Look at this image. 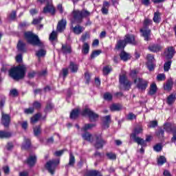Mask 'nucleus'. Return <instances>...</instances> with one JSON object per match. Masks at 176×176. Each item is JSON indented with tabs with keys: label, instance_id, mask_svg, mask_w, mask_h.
Returning a JSON list of instances; mask_svg holds the SVG:
<instances>
[{
	"label": "nucleus",
	"instance_id": "f257e3e1",
	"mask_svg": "<svg viewBox=\"0 0 176 176\" xmlns=\"http://www.w3.org/2000/svg\"><path fill=\"white\" fill-rule=\"evenodd\" d=\"M25 72H27V67L24 65H19L12 68L9 71V75L14 80H20L23 79L25 76Z\"/></svg>",
	"mask_w": 176,
	"mask_h": 176
},
{
	"label": "nucleus",
	"instance_id": "f03ea898",
	"mask_svg": "<svg viewBox=\"0 0 176 176\" xmlns=\"http://www.w3.org/2000/svg\"><path fill=\"white\" fill-rule=\"evenodd\" d=\"M142 131L144 129H142V126H137L134 128L132 133L131 134V138L133 140L134 142H136L138 145H141V146H146V143L144 139L138 137L139 134H142Z\"/></svg>",
	"mask_w": 176,
	"mask_h": 176
},
{
	"label": "nucleus",
	"instance_id": "7ed1b4c3",
	"mask_svg": "<svg viewBox=\"0 0 176 176\" xmlns=\"http://www.w3.org/2000/svg\"><path fill=\"white\" fill-rule=\"evenodd\" d=\"M73 19L76 23L80 24L83 21V19H87L89 17L91 13L87 10L83 9L82 10H76L72 12Z\"/></svg>",
	"mask_w": 176,
	"mask_h": 176
},
{
	"label": "nucleus",
	"instance_id": "20e7f679",
	"mask_svg": "<svg viewBox=\"0 0 176 176\" xmlns=\"http://www.w3.org/2000/svg\"><path fill=\"white\" fill-rule=\"evenodd\" d=\"M25 38H26L28 43L33 45V46L43 47V43L41 42L39 37H38L37 35L34 34L32 32H25Z\"/></svg>",
	"mask_w": 176,
	"mask_h": 176
},
{
	"label": "nucleus",
	"instance_id": "39448f33",
	"mask_svg": "<svg viewBox=\"0 0 176 176\" xmlns=\"http://www.w3.org/2000/svg\"><path fill=\"white\" fill-rule=\"evenodd\" d=\"M81 114L82 116H89L90 122H97V120L99 118L98 114L91 111L89 108H85L82 110Z\"/></svg>",
	"mask_w": 176,
	"mask_h": 176
},
{
	"label": "nucleus",
	"instance_id": "423d86ee",
	"mask_svg": "<svg viewBox=\"0 0 176 176\" xmlns=\"http://www.w3.org/2000/svg\"><path fill=\"white\" fill-rule=\"evenodd\" d=\"M60 164V160H52L48 161L45 164V168L48 170L52 175L54 174V170L57 165Z\"/></svg>",
	"mask_w": 176,
	"mask_h": 176
},
{
	"label": "nucleus",
	"instance_id": "0eeeda50",
	"mask_svg": "<svg viewBox=\"0 0 176 176\" xmlns=\"http://www.w3.org/2000/svg\"><path fill=\"white\" fill-rule=\"evenodd\" d=\"M134 83L136 85V87L138 88L139 90H146V88L148 87V81L144 80V78H135Z\"/></svg>",
	"mask_w": 176,
	"mask_h": 176
},
{
	"label": "nucleus",
	"instance_id": "6e6552de",
	"mask_svg": "<svg viewBox=\"0 0 176 176\" xmlns=\"http://www.w3.org/2000/svg\"><path fill=\"white\" fill-rule=\"evenodd\" d=\"M1 124H3L4 127H9L10 124V115L3 112L1 113Z\"/></svg>",
	"mask_w": 176,
	"mask_h": 176
},
{
	"label": "nucleus",
	"instance_id": "1a4fd4ad",
	"mask_svg": "<svg viewBox=\"0 0 176 176\" xmlns=\"http://www.w3.org/2000/svg\"><path fill=\"white\" fill-rule=\"evenodd\" d=\"M120 83L123 85L125 90H129L131 87V82L127 80V77L124 75L120 76Z\"/></svg>",
	"mask_w": 176,
	"mask_h": 176
},
{
	"label": "nucleus",
	"instance_id": "9d476101",
	"mask_svg": "<svg viewBox=\"0 0 176 176\" xmlns=\"http://www.w3.org/2000/svg\"><path fill=\"white\" fill-rule=\"evenodd\" d=\"M96 142L94 145L96 149H101L105 144H107V141H105L101 136L96 135Z\"/></svg>",
	"mask_w": 176,
	"mask_h": 176
},
{
	"label": "nucleus",
	"instance_id": "9b49d317",
	"mask_svg": "<svg viewBox=\"0 0 176 176\" xmlns=\"http://www.w3.org/2000/svg\"><path fill=\"white\" fill-rule=\"evenodd\" d=\"M66 25H67V20L62 19V20L58 21V25L56 27L57 32H63V31L65 30Z\"/></svg>",
	"mask_w": 176,
	"mask_h": 176
},
{
	"label": "nucleus",
	"instance_id": "f8f14e48",
	"mask_svg": "<svg viewBox=\"0 0 176 176\" xmlns=\"http://www.w3.org/2000/svg\"><path fill=\"white\" fill-rule=\"evenodd\" d=\"M72 32L76 35H80L85 31V27L80 25H76L75 27L72 25Z\"/></svg>",
	"mask_w": 176,
	"mask_h": 176
},
{
	"label": "nucleus",
	"instance_id": "ddd939ff",
	"mask_svg": "<svg viewBox=\"0 0 176 176\" xmlns=\"http://www.w3.org/2000/svg\"><path fill=\"white\" fill-rule=\"evenodd\" d=\"M127 43L130 45H136L137 43L135 42V37L134 35L132 34H126L125 35V38H124Z\"/></svg>",
	"mask_w": 176,
	"mask_h": 176
},
{
	"label": "nucleus",
	"instance_id": "4468645a",
	"mask_svg": "<svg viewBox=\"0 0 176 176\" xmlns=\"http://www.w3.org/2000/svg\"><path fill=\"white\" fill-rule=\"evenodd\" d=\"M140 32L142 34V36L144 38V41L151 40V30L150 29H141Z\"/></svg>",
	"mask_w": 176,
	"mask_h": 176
},
{
	"label": "nucleus",
	"instance_id": "2eb2a0df",
	"mask_svg": "<svg viewBox=\"0 0 176 176\" xmlns=\"http://www.w3.org/2000/svg\"><path fill=\"white\" fill-rule=\"evenodd\" d=\"M56 12V10H54V7L53 6L47 3L45 7H44L43 10V13L46 14V13H52V14H54Z\"/></svg>",
	"mask_w": 176,
	"mask_h": 176
},
{
	"label": "nucleus",
	"instance_id": "dca6fc26",
	"mask_svg": "<svg viewBox=\"0 0 176 176\" xmlns=\"http://www.w3.org/2000/svg\"><path fill=\"white\" fill-rule=\"evenodd\" d=\"M174 47H170L168 48V51L165 52V58L166 60H171L174 57Z\"/></svg>",
	"mask_w": 176,
	"mask_h": 176
},
{
	"label": "nucleus",
	"instance_id": "f3484780",
	"mask_svg": "<svg viewBox=\"0 0 176 176\" xmlns=\"http://www.w3.org/2000/svg\"><path fill=\"white\" fill-rule=\"evenodd\" d=\"M123 109V105L120 104H113L110 106V111L111 112H119Z\"/></svg>",
	"mask_w": 176,
	"mask_h": 176
},
{
	"label": "nucleus",
	"instance_id": "a211bd4d",
	"mask_svg": "<svg viewBox=\"0 0 176 176\" xmlns=\"http://www.w3.org/2000/svg\"><path fill=\"white\" fill-rule=\"evenodd\" d=\"M35 163H36V155H30L27 160V164L30 167H32L35 166Z\"/></svg>",
	"mask_w": 176,
	"mask_h": 176
},
{
	"label": "nucleus",
	"instance_id": "6ab92c4d",
	"mask_svg": "<svg viewBox=\"0 0 176 176\" xmlns=\"http://www.w3.org/2000/svg\"><path fill=\"white\" fill-rule=\"evenodd\" d=\"M162 49V46L157 44H153L148 46V50H150V52H152L153 53H157V52H160Z\"/></svg>",
	"mask_w": 176,
	"mask_h": 176
},
{
	"label": "nucleus",
	"instance_id": "aec40b11",
	"mask_svg": "<svg viewBox=\"0 0 176 176\" xmlns=\"http://www.w3.org/2000/svg\"><path fill=\"white\" fill-rule=\"evenodd\" d=\"M126 45H127L126 40H119L116 45V49H118V50H123L124 47H126Z\"/></svg>",
	"mask_w": 176,
	"mask_h": 176
},
{
	"label": "nucleus",
	"instance_id": "412c9836",
	"mask_svg": "<svg viewBox=\"0 0 176 176\" xmlns=\"http://www.w3.org/2000/svg\"><path fill=\"white\" fill-rule=\"evenodd\" d=\"M75 156H74V154L72 153H69V163L65 165V168H68V167H74L75 166Z\"/></svg>",
	"mask_w": 176,
	"mask_h": 176
},
{
	"label": "nucleus",
	"instance_id": "4be33fe9",
	"mask_svg": "<svg viewBox=\"0 0 176 176\" xmlns=\"http://www.w3.org/2000/svg\"><path fill=\"white\" fill-rule=\"evenodd\" d=\"M17 49L21 53H25L27 50L25 49V43L21 40H19L17 44Z\"/></svg>",
	"mask_w": 176,
	"mask_h": 176
},
{
	"label": "nucleus",
	"instance_id": "5701e85b",
	"mask_svg": "<svg viewBox=\"0 0 176 176\" xmlns=\"http://www.w3.org/2000/svg\"><path fill=\"white\" fill-rule=\"evenodd\" d=\"M61 52L63 54H69L72 52V49L68 45H62Z\"/></svg>",
	"mask_w": 176,
	"mask_h": 176
},
{
	"label": "nucleus",
	"instance_id": "b1692460",
	"mask_svg": "<svg viewBox=\"0 0 176 176\" xmlns=\"http://www.w3.org/2000/svg\"><path fill=\"white\" fill-rule=\"evenodd\" d=\"M69 69H70L72 74H76V72H78V69H79V66L74 62H70Z\"/></svg>",
	"mask_w": 176,
	"mask_h": 176
},
{
	"label": "nucleus",
	"instance_id": "393cba45",
	"mask_svg": "<svg viewBox=\"0 0 176 176\" xmlns=\"http://www.w3.org/2000/svg\"><path fill=\"white\" fill-rule=\"evenodd\" d=\"M111 124V116H107L103 118V126L104 129H108Z\"/></svg>",
	"mask_w": 176,
	"mask_h": 176
},
{
	"label": "nucleus",
	"instance_id": "a878e982",
	"mask_svg": "<svg viewBox=\"0 0 176 176\" xmlns=\"http://www.w3.org/2000/svg\"><path fill=\"white\" fill-rule=\"evenodd\" d=\"M83 140L88 141L89 142H93V135L89 132H85L82 135Z\"/></svg>",
	"mask_w": 176,
	"mask_h": 176
},
{
	"label": "nucleus",
	"instance_id": "bb28decb",
	"mask_svg": "<svg viewBox=\"0 0 176 176\" xmlns=\"http://www.w3.org/2000/svg\"><path fill=\"white\" fill-rule=\"evenodd\" d=\"M120 59L122 60V61H127V60H130V58H131V56L124 51H122L120 54Z\"/></svg>",
	"mask_w": 176,
	"mask_h": 176
},
{
	"label": "nucleus",
	"instance_id": "cd10ccee",
	"mask_svg": "<svg viewBox=\"0 0 176 176\" xmlns=\"http://www.w3.org/2000/svg\"><path fill=\"white\" fill-rule=\"evenodd\" d=\"M79 109H75L74 110L72 111V112L70 113V119H78V116H79Z\"/></svg>",
	"mask_w": 176,
	"mask_h": 176
},
{
	"label": "nucleus",
	"instance_id": "c85d7f7f",
	"mask_svg": "<svg viewBox=\"0 0 176 176\" xmlns=\"http://www.w3.org/2000/svg\"><path fill=\"white\" fill-rule=\"evenodd\" d=\"M173 80L169 79L167 80L166 84L164 85V90H166L167 91H170L173 89Z\"/></svg>",
	"mask_w": 176,
	"mask_h": 176
},
{
	"label": "nucleus",
	"instance_id": "c756f323",
	"mask_svg": "<svg viewBox=\"0 0 176 176\" xmlns=\"http://www.w3.org/2000/svg\"><path fill=\"white\" fill-rule=\"evenodd\" d=\"M41 116L42 114H41V113H37L33 117H32L30 119V122L32 123V124H35V123H36V122H38V120L41 119Z\"/></svg>",
	"mask_w": 176,
	"mask_h": 176
},
{
	"label": "nucleus",
	"instance_id": "7c9ffc66",
	"mask_svg": "<svg viewBox=\"0 0 176 176\" xmlns=\"http://www.w3.org/2000/svg\"><path fill=\"white\" fill-rule=\"evenodd\" d=\"M156 91H157V87L156 86V84L155 83L151 84L150 87V90L148 91V94L150 96H153L156 94Z\"/></svg>",
	"mask_w": 176,
	"mask_h": 176
},
{
	"label": "nucleus",
	"instance_id": "2f4dec72",
	"mask_svg": "<svg viewBox=\"0 0 176 176\" xmlns=\"http://www.w3.org/2000/svg\"><path fill=\"white\" fill-rule=\"evenodd\" d=\"M10 137H12V133L5 131H0V138H10Z\"/></svg>",
	"mask_w": 176,
	"mask_h": 176
},
{
	"label": "nucleus",
	"instance_id": "473e14b6",
	"mask_svg": "<svg viewBox=\"0 0 176 176\" xmlns=\"http://www.w3.org/2000/svg\"><path fill=\"white\" fill-rule=\"evenodd\" d=\"M175 100L176 94H170L167 98V104H168V105H171L175 102Z\"/></svg>",
	"mask_w": 176,
	"mask_h": 176
},
{
	"label": "nucleus",
	"instance_id": "72a5a7b5",
	"mask_svg": "<svg viewBox=\"0 0 176 176\" xmlns=\"http://www.w3.org/2000/svg\"><path fill=\"white\" fill-rule=\"evenodd\" d=\"M89 50H90V45H89V43H84L82 45V53L83 54H89Z\"/></svg>",
	"mask_w": 176,
	"mask_h": 176
},
{
	"label": "nucleus",
	"instance_id": "f704fd0d",
	"mask_svg": "<svg viewBox=\"0 0 176 176\" xmlns=\"http://www.w3.org/2000/svg\"><path fill=\"white\" fill-rule=\"evenodd\" d=\"M31 146V140L30 139H27V138H24V143L22 145V149H28Z\"/></svg>",
	"mask_w": 176,
	"mask_h": 176
},
{
	"label": "nucleus",
	"instance_id": "c9c22d12",
	"mask_svg": "<svg viewBox=\"0 0 176 176\" xmlns=\"http://www.w3.org/2000/svg\"><path fill=\"white\" fill-rule=\"evenodd\" d=\"M173 60H168L164 64V72H168L170 71V68H171V64Z\"/></svg>",
	"mask_w": 176,
	"mask_h": 176
},
{
	"label": "nucleus",
	"instance_id": "e433bc0d",
	"mask_svg": "<svg viewBox=\"0 0 176 176\" xmlns=\"http://www.w3.org/2000/svg\"><path fill=\"white\" fill-rule=\"evenodd\" d=\"M36 56L41 58L42 57H45L46 56V51L45 49H41L36 52Z\"/></svg>",
	"mask_w": 176,
	"mask_h": 176
},
{
	"label": "nucleus",
	"instance_id": "4c0bfd02",
	"mask_svg": "<svg viewBox=\"0 0 176 176\" xmlns=\"http://www.w3.org/2000/svg\"><path fill=\"white\" fill-rule=\"evenodd\" d=\"M174 126L171 124V123H165L164 125V129L166 131V133H172L173 129Z\"/></svg>",
	"mask_w": 176,
	"mask_h": 176
},
{
	"label": "nucleus",
	"instance_id": "58836bf2",
	"mask_svg": "<svg viewBox=\"0 0 176 176\" xmlns=\"http://www.w3.org/2000/svg\"><path fill=\"white\" fill-rule=\"evenodd\" d=\"M167 162V160L166 159V157L163 155H160L159 158H157V164L158 166H163L164 163Z\"/></svg>",
	"mask_w": 176,
	"mask_h": 176
},
{
	"label": "nucleus",
	"instance_id": "ea45409f",
	"mask_svg": "<svg viewBox=\"0 0 176 176\" xmlns=\"http://www.w3.org/2000/svg\"><path fill=\"white\" fill-rule=\"evenodd\" d=\"M93 127H96V124H85L81 129L82 131H87V130H91Z\"/></svg>",
	"mask_w": 176,
	"mask_h": 176
},
{
	"label": "nucleus",
	"instance_id": "a19ab883",
	"mask_svg": "<svg viewBox=\"0 0 176 176\" xmlns=\"http://www.w3.org/2000/svg\"><path fill=\"white\" fill-rule=\"evenodd\" d=\"M153 20L154 23H160V20H161L160 12H155Z\"/></svg>",
	"mask_w": 176,
	"mask_h": 176
},
{
	"label": "nucleus",
	"instance_id": "79ce46f5",
	"mask_svg": "<svg viewBox=\"0 0 176 176\" xmlns=\"http://www.w3.org/2000/svg\"><path fill=\"white\" fill-rule=\"evenodd\" d=\"M101 175V173L97 170H90L85 174V176H98Z\"/></svg>",
	"mask_w": 176,
	"mask_h": 176
},
{
	"label": "nucleus",
	"instance_id": "37998d69",
	"mask_svg": "<svg viewBox=\"0 0 176 176\" xmlns=\"http://www.w3.org/2000/svg\"><path fill=\"white\" fill-rule=\"evenodd\" d=\"M103 98L106 101H112L113 96H112V94L111 93L106 92L103 95Z\"/></svg>",
	"mask_w": 176,
	"mask_h": 176
},
{
	"label": "nucleus",
	"instance_id": "c03bdc74",
	"mask_svg": "<svg viewBox=\"0 0 176 176\" xmlns=\"http://www.w3.org/2000/svg\"><path fill=\"white\" fill-rule=\"evenodd\" d=\"M171 133H173V136L170 140V142H173L174 144H175L176 142V126H173Z\"/></svg>",
	"mask_w": 176,
	"mask_h": 176
},
{
	"label": "nucleus",
	"instance_id": "a18cd8bd",
	"mask_svg": "<svg viewBox=\"0 0 176 176\" xmlns=\"http://www.w3.org/2000/svg\"><path fill=\"white\" fill-rule=\"evenodd\" d=\"M50 41L52 42L54 41H57V32L55 31H52V32L50 35Z\"/></svg>",
	"mask_w": 176,
	"mask_h": 176
},
{
	"label": "nucleus",
	"instance_id": "49530a36",
	"mask_svg": "<svg viewBox=\"0 0 176 176\" xmlns=\"http://www.w3.org/2000/svg\"><path fill=\"white\" fill-rule=\"evenodd\" d=\"M112 71V67L109 66H105L103 67V75H108Z\"/></svg>",
	"mask_w": 176,
	"mask_h": 176
},
{
	"label": "nucleus",
	"instance_id": "de8ad7c7",
	"mask_svg": "<svg viewBox=\"0 0 176 176\" xmlns=\"http://www.w3.org/2000/svg\"><path fill=\"white\" fill-rule=\"evenodd\" d=\"M89 38H90V34H89L87 32H85L81 36L80 41L85 43L86 41V39H89Z\"/></svg>",
	"mask_w": 176,
	"mask_h": 176
},
{
	"label": "nucleus",
	"instance_id": "09e8293b",
	"mask_svg": "<svg viewBox=\"0 0 176 176\" xmlns=\"http://www.w3.org/2000/svg\"><path fill=\"white\" fill-rule=\"evenodd\" d=\"M156 135L159 138H163L164 137V130L160 129L157 132H156Z\"/></svg>",
	"mask_w": 176,
	"mask_h": 176
},
{
	"label": "nucleus",
	"instance_id": "8fccbe9b",
	"mask_svg": "<svg viewBox=\"0 0 176 176\" xmlns=\"http://www.w3.org/2000/svg\"><path fill=\"white\" fill-rule=\"evenodd\" d=\"M134 119H137V116L133 113H129L126 116V120H134Z\"/></svg>",
	"mask_w": 176,
	"mask_h": 176
},
{
	"label": "nucleus",
	"instance_id": "3c124183",
	"mask_svg": "<svg viewBox=\"0 0 176 176\" xmlns=\"http://www.w3.org/2000/svg\"><path fill=\"white\" fill-rule=\"evenodd\" d=\"M106 155L107 156L108 159H109L110 160H116V155L113 153H107Z\"/></svg>",
	"mask_w": 176,
	"mask_h": 176
},
{
	"label": "nucleus",
	"instance_id": "603ef678",
	"mask_svg": "<svg viewBox=\"0 0 176 176\" xmlns=\"http://www.w3.org/2000/svg\"><path fill=\"white\" fill-rule=\"evenodd\" d=\"M43 19V18H42L41 16L38 18H36V19H34L33 21L32 22V24H33L34 25L40 24V23L42 21Z\"/></svg>",
	"mask_w": 176,
	"mask_h": 176
},
{
	"label": "nucleus",
	"instance_id": "864d4df0",
	"mask_svg": "<svg viewBox=\"0 0 176 176\" xmlns=\"http://www.w3.org/2000/svg\"><path fill=\"white\" fill-rule=\"evenodd\" d=\"M34 134L35 135V137H38V135H39V134H41V126H36L35 128H34Z\"/></svg>",
	"mask_w": 176,
	"mask_h": 176
},
{
	"label": "nucleus",
	"instance_id": "5fc2aeb1",
	"mask_svg": "<svg viewBox=\"0 0 176 176\" xmlns=\"http://www.w3.org/2000/svg\"><path fill=\"white\" fill-rule=\"evenodd\" d=\"M153 149L155 152H161L162 149H163V146L160 144H157L153 146Z\"/></svg>",
	"mask_w": 176,
	"mask_h": 176
},
{
	"label": "nucleus",
	"instance_id": "6e6d98bb",
	"mask_svg": "<svg viewBox=\"0 0 176 176\" xmlns=\"http://www.w3.org/2000/svg\"><path fill=\"white\" fill-rule=\"evenodd\" d=\"M100 54H101V50H98L94 51L91 54V58H94L97 57V56H100Z\"/></svg>",
	"mask_w": 176,
	"mask_h": 176
},
{
	"label": "nucleus",
	"instance_id": "4d7b16f0",
	"mask_svg": "<svg viewBox=\"0 0 176 176\" xmlns=\"http://www.w3.org/2000/svg\"><path fill=\"white\" fill-rule=\"evenodd\" d=\"M3 171L6 175H9V173H10V168L9 166H3Z\"/></svg>",
	"mask_w": 176,
	"mask_h": 176
},
{
	"label": "nucleus",
	"instance_id": "13d9d810",
	"mask_svg": "<svg viewBox=\"0 0 176 176\" xmlns=\"http://www.w3.org/2000/svg\"><path fill=\"white\" fill-rule=\"evenodd\" d=\"M147 63H153L155 61V56L152 54H147Z\"/></svg>",
	"mask_w": 176,
	"mask_h": 176
},
{
	"label": "nucleus",
	"instance_id": "bf43d9fd",
	"mask_svg": "<svg viewBox=\"0 0 176 176\" xmlns=\"http://www.w3.org/2000/svg\"><path fill=\"white\" fill-rule=\"evenodd\" d=\"M52 109H53V104L52 103H48L46 105L44 111L45 112H50V111H52Z\"/></svg>",
	"mask_w": 176,
	"mask_h": 176
},
{
	"label": "nucleus",
	"instance_id": "052dcab7",
	"mask_svg": "<svg viewBox=\"0 0 176 176\" xmlns=\"http://www.w3.org/2000/svg\"><path fill=\"white\" fill-rule=\"evenodd\" d=\"M10 96H12V97H17V96H19V91H17V89H12L10 91Z\"/></svg>",
	"mask_w": 176,
	"mask_h": 176
},
{
	"label": "nucleus",
	"instance_id": "680f3d73",
	"mask_svg": "<svg viewBox=\"0 0 176 176\" xmlns=\"http://www.w3.org/2000/svg\"><path fill=\"white\" fill-rule=\"evenodd\" d=\"M157 121L153 120L150 122V124H148V127L150 129H154L155 127H157Z\"/></svg>",
	"mask_w": 176,
	"mask_h": 176
},
{
	"label": "nucleus",
	"instance_id": "e2e57ef3",
	"mask_svg": "<svg viewBox=\"0 0 176 176\" xmlns=\"http://www.w3.org/2000/svg\"><path fill=\"white\" fill-rule=\"evenodd\" d=\"M157 80L162 81L166 80V75L164 74H160L157 76Z\"/></svg>",
	"mask_w": 176,
	"mask_h": 176
},
{
	"label": "nucleus",
	"instance_id": "0e129e2a",
	"mask_svg": "<svg viewBox=\"0 0 176 176\" xmlns=\"http://www.w3.org/2000/svg\"><path fill=\"white\" fill-rule=\"evenodd\" d=\"M34 107H30L28 109H24V113H26L27 115H30L31 113H34Z\"/></svg>",
	"mask_w": 176,
	"mask_h": 176
},
{
	"label": "nucleus",
	"instance_id": "69168bd1",
	"mask_svg": "<svg viewBox=\"0 0 176 176\" xmlns=\"http://www.w3.org/2000/svg\"><path fill=\"white\" fill-rule=\"evenodd\" d=\"M41 107H42V104L38 101L33 103V108H35L36 109H41Z\"/></svg>",
	"mask_w": 176,
	"mask_h": 176
},
{
	"label": "nucleus",
	"instance_id": "338daca9",
	"mask_svg": "<svg viewBox=\"0 0 176 176\" xmlns=\"http://www.w3.org/2000/svg\"><path fill=\"white\" fill-rule=\"evenodd\" d=\"M147 67L149 71H153V69H155V64H153V62L147 63Z\"/></svg>",
	"mask_w": 176,
	"mask_h": 176
},
{
	"label": "nucleus",
	"instance_id": "774afa93",
	"mask_svg": "<svg viewBox=\"0 0 176 176\" xmlns=\"http://www.w3.org/2000/svg\"><path fill=\"white\" fill-rule=\"evenodd\" d=\"M145 27H148V25H152V20L149 19H144V23Z\"/></svg>",
	"mask_w": 176,
	"mask_h": 176
}]
</instances>
